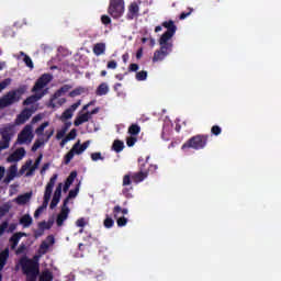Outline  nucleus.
Returning a JSON list of instances; mask_svg holds the SVG:
<instances>
[{"instance_id":"6ab92c4d","label":"nucleus","mask_w":281,"mask_h":281,"mask_svg":"<svg viewBox=\"0 0 281 281\" xmlns=\"http://www.w3.org/2000/svg\"><path fill=\"white\" fill-rule=\"evenodd\" d=\"M139 14V5L136 2H133L128 7L127 19L128 21H133L135 16Z\"/></svg>"},{"instance_id":"4d7b16f0","label":"nucleus","mask_w":281,"mask_h":281,"mask_svg":"<svg viewBox=\"0 0 281 281\" xmlns=\"http://www.w3.org/2000/svg\"><path fill=\"white\" fill-rule=\"evenodd\" d=\"M106 67H108V69H117V61L110 60V61H108Z\"/></svg>"},{"instance_id":"49530a36","label":"nucleus","mask_w":281,"mask_h":281,"mask_svg":"<svg viewBox=\"0 0 281 281\" xmlns=\"http://www.w3.org/2000/svg\"><path fill=\"white\" fill-rule=\"evenodd\" d=\"M78 132L76 131V128H72L66 136L68 142H71V139H74L75 137H77Z\"/></svg>"},{"instance_id":"0eeeda50","label":"nucleus","mask_w":281,"mask_h":281,"mask_svg":"<svg viewBox=\"0 0 281 281\" xmlns=\"http://www.w3.org/2000/svg\"><path fill=\"white\" fill-rule=\"evenodd\" d=\"M54 80V76L50 74H44L42 75L37 81H36V101L41 100L44 98V95H47L49 93V88H47V83Z\"/></svg>"},{"instance_id":"f03ea898","label":"nucleus","mask_w":281,"mask_h":281,"mask_svg":"<svg viewBox=\"0 0 281 281\" xmlns=\"http://www.w3.org/2000/svg\"><path fill=\"white\" fill-rule=\"evenodd\" d=\"M26 91L27 87L22 86L15 90L7 92L0 98V109H8V106H12V104L19 102Z\"/></svg>"},{"instance_id":"09e8293b","label":"nucleus","mask_w":281,"mask_h":281,"mask_svg":"<svg viewBox=\"0 0 281 281\" xmlns=\"http://www.w3.org/2000/svg\"><path fill=\"white\" fill-rule=\"evenodd\" d=\"M8 227H9L8 221H4V222H2V223L0 224V236H1L2 234H5V229H8Z\"/></svg>"},{"instance_id":"6e6d98bb","label":"nucleus","mask_w":281,"mask_h":281,"mask_svg":"<svg viewBox=\"0 0 281 281\" xmlns=\"http://www.w3.org/2000/svg\"><path fill=\"white\" fill-rule=\"evenodd\" d=\"M80 104H82V101H81V100H78L76 103H74L72 105H70V108H68V110L74 113V111H76V110L78 109V106H80Z\"/></svg>"},{"instance_id":"c03bdc74","label":"nucleus","mask_w":281,"mask_h":281,"mask_svg":"<svg viewBox=\"0 0 281 281\" xmlns=\"http://www.w3.org/2000/svg\"><path fill=\"white\" fill-rule=\"evenodd\" d=\"M126 223H128V218L124 216L116 218L117 227H125Z\"/></svg>"},{"instance_id":"bb28decb","label":"nucleus","mask_w":281,"mask_h":281,"mask_svg":"<svg viewBox=\"0 0 281 281\" xmlns=\"http://www.w3.org/2000/svg\"><path fill=\"white\" fill-rule=\"evenodd\" d=\"M109 93V85L106 82H102L101 85L98 86L95 90V95H106Z\"/></svg>"},{"instance_id":"412c9836","label":"nucleus","mask_w":281,"mask_h":281,"mask_svg":"<svg viewBox=\"0 0 281 281\" xmlns=\"http://www.w3.org/2000/svg\"><path fill=\"white\" fill-rule=\"evenodd\" d=\"M19 172V167H16V165H12L9 170H8V173H7V177L4 179V181L7 183H10V181L14 180V178L16 177Z\"/></svg>"},{"instance_id":"dca6fc26","label":"nucleus","mask_w":281,"mask_h":281,"mask_svg":"<svg viewBox=\"0 0 281 281\" xmlns=\"http://www.w3.org/2000/svg\"><path fill=\"white\" fill-rule=\"evenodd\" d=\"M2 143H0V150H5L10 148V139H12V134L10 128H4L1 132Z\"/></svg>"},{"instance_id":"864d4df0","label":"nucleus","mask_w":281,"mask_h":281,"mask_svg":"<svg viewBox=\"0 0 281 281\" xmlns=\"http://www.w3.org/2000/svg\"><path fill=\"white\" fill-rule=\"evenodd\" d=\"M101 23H103V25H111V18L109 15H102Z\"/></svg>"},{"instance_id":"c756f323","label":"nucleus","mask_w":281,"mask_h":281,"mask_svg":"<svg viewBox=\"0 0 281 281\" xmlns=\"http://www.w3.org/2000/svg\"><path fill=\"white\" fill-rule=\"evenodd\" d=\"M20 225H23V227H30L32 225V216L25 214L20 218Z\"/></svg>"},{"instance_id":"8fccbe9b","label":"nucleus","mask_w":281,"mask_h":281,"mask_svg":"<svg viewBox=\"0 0 281 281\" xmlns=\"http://www.w3.org/2000/svg\"><path fill=\"white\" fill-rule=\"evenodd\" d=\"M30 166H32V160H29L25 162V165H23L20 169V175H25V170H27V168H30Z\"/></svg>"},{"instance_id":"1a4fd4ad","label":"nucleus","mask_w":281,"mask_h":281,"mask_svg":"<svg viewBox=\"0 0 281 281\" xmlns=\"http://www.w3.org/2000/svg\"><path fill=\"white\" fill-rule=\"evenodd\" d=\"M56 245V237L54 235H48L40 245V248L37 250V256H36V276L41 274V270L38 269V258L41 256H45L47 251H49L50 247H54Z\"/></svg>"},{"instance_id":"72a5a7b5","label":"nucleus","mask_w":281,"mask_h":281,"mask_svg":"<svg viewBox=\"0 0 281 281\" xmlns=\"http://www.w3.org/2000/svg\"><path fill=\"white\" fill-rule=\"evenodd\" d=\"M20 54H21V56H24L23 60H24L26 67H30L31 69H34V63L32 61V58H30V56H27L23 52H21Z\"/></svg>"},{"instance_id":"2eb2a0df","label":"nucleus","mask_w":281,"mask_h":281,"mask_svg":"<svg viewBox=\"0 0 281 281\" xmlns=\"http://www.w3.org/2000/svg\"><path fill=\"white\" fill-rule=\"evenodd\" d=\"M60 196H63V183H58L56 187V190L54 192L53 199L50 201V210H55L57 207L58 203H60Z\"/></svg>"},{"instance_id":"052dcab7","label":"nucleus","mask_w":281,"mask_h":281,"mask_svg":"<svg viewBox=\"0 0 281 281\" xmlns=\"http://www.w3.org/2000/svg\"><path fill=\"white\" fill-rule=\"evenodd\" d=\"M138 69H139V65H137V64H131L130 66H128V71L131 72V71H138Z\"/></svg>"},{"instance_id":"ddd939ff","label":"nucleus","mask_w":281,"mask_h":281,"mask_svg":"<svg viewBox=\"0 0 281 281\" xmlns=\"http://www.w3.org/2000/svg\"><path fill=\"white\" fill-rule=\"evenodd\" d=\"M150 159V156L146 157V160H144V157L138 158V168L139 172H147L149 175L150 170L155 172L157 170V165H148V160Z\"/></svg>"},{"instance_id":"9d476101","label":"nucleus","mask_w":281,"mask_h":281,"mask_svg":"<svg viewBox=\"0 0 281 281\" xmlns=\"http://www.w3.org/2000/svg\"><path fill=\"white\" fill-rule=\"evenodd\" d=\"M108 13L112 19H120L124 14V0H110Z\"/></svg>"},{"instance_id":"a19ab883","label":"nucleus","mask_w":281,"mask_h":281,"mask_svg":"<svg viewBox=\"0 0 281 281\" xmlns=\"http://www.w3.org/2000/svg\"><path fill=\"white\" fill-rule=\"evenodd\" d=\"M211 133H212V135H215V137H218V135H221V133H223V128H221V126H218V125H213L211 128Z\"/></svg>"},{"instance_id":"f8f14e48","label":"nucleus","mask_w":281,"mask_h":281,"mask_svg":"<svg viewBox=\"0 0 281 281\" xmlns=\"http://www.w3.org/2000/svg\"><path fill=\"white\" fill-rule=\"evenodd\" d=\"M30 142H32V125H25L18 135V144H27Z\"/></svg>"},{"instance_id":"79ce46f5","label":"nucleus","mask_w":281,"mask_h":281,"mask_svg":"<svg viewBox=\"0 0 281 281\" xmlns=\"http://www.w3.org/2000/svg\"><path fill=\"white\" fill-rule=\"evenodd\" d=\"M10 85H12L11 78H7V79L2 80L0 82V91H3V89H5L7 87H10Z\"/></svg>"},{"instance_id":"e2e57ef3","label":"nucleus","mask_w":281,"mask_h":281,"mask_svg":"<svg viewBox=\"0 0 281 281\" xmlns=\"http://www.w3.org/2000/svg\"><path fill=\"white\" fill-rule=\"evenodd\" d=\"M47 170H49V162H46L43 165V167L41 169V175H45V172H47Z\"/></svg>"},{"instance_id":"c85d7f7f","label":"nucleus","mask_w":281,"mask_h":281,"mask_svg":"<svg viewBox=\"0 0 281 281\" xmlns=\"http://www.w3.org/2000/svg\"><path fill=\"white\" fill-rule=\"evenodd\" d=\"M112 150H114V153H122V150H124V142L115 139L112 144Z\"/></svg>"},{"instance_id":"6e6552de","label":"nucleus","mask_w":281,"mask_h":281,"mask_svg":"<svg viewBox=\"0 0 281 281\" xmlns=\"http://www.w3.org/2000/svg\"><path fill=\"white\" fill-rule=\"evenodd\" d=\"M91 144L90 140H86L82 145H80V140H78L72 148L65 155L64 164L65 166H69L71 164V159H74L75 155H82L89 145Z\"/></svg>"},{"instance_id":"a18cd8bd","label":"nucleus","mask_w":281,"mask_h":281,"mask_svg":"<svg viewBox=\"0 0 281 281\" xmlns=\"http://www.w3.org/2000/svg\"><path fill=\"white\" fill-rule=\"evenodd\" d=\"M91 159H92V161H100V160L102 161V160H104V157H102L101 153H92Z\"/></svg>"},{"instance_id":"680f3d73","label":"nucleus","mask_w":281,"mask_h":281,"mask_svg":"<svg viewBox=\"0 0 281 281\" xmlns=\"http://www.w3.org/2000/svg\"><path fill=\"white\" fill-rule=\"evenodd\" d=\"M190 14H192V11L189 12H182L179 16L180 21H183L184 19H188V16H190Z\"/></svg>"},{"instance_id":"de8ad7c7","label":"nucleus","mask_w":281,"mask_h":281,"mask_svg":"<svg viewBox=\"0 0 281 281\" xmlns=\"http://www.w3.org/2000/svg\"><path fill=\"white\" fill-rule=\"evenodd\" d=\"M137 143V137H135V136H130V137H127V139H126V145L130 147V148H132V146L134 145V144H136Z\"/></svg>"},{"instance_id":"f257e3e1","label":"nucleus","mask_w":281,"mask_h":281,"mask_svg":"<svg viewBox=\"0 0 281 281\" xmlns=\"http://www.w3.org/2000/svg\"><path fill=\"white\" fill-rule=\"evenodd\" d=\"M162 27H166V32L159 38L160 49L154 53L153 63H159L172 54L173 44L170 42L172 36L177 34V25H175V21L169 20L162 22Z\"/></svg>"},{"instance_id":"e433bc0d","label":"nucleus","mask_w":281,"mask_h":281,"mask_svg":"<svg viewBox=\"0 0 281 281\" xmlns=\"http://www.w3.org/2000/svg\"><path fill=\"white\" fill-rule=\"evenodd\" d=\"M76 177H78V172L71 171L70 175L67 177L65 183H68V186H71L74 181H76Z\"/></svg>"},{"instance_id":"5fc2aeb1","label":"nucleus","mask_w":281,"mask_h":281,"mask_svg":"<svg viewBox=\"0 0 281 281\" xmlns=\"http://www.w3.org/2000/svg\"><path fill=\"white\" fill-rule=\"evenodd\" d=\"M76 225L77 227H85L87 225V221L85 220V217L78 218L76 221Z\"/></svg>"},{"instance_id":"a878e982","label":"nucleus","mask_w":281,"mask_h":281,"mask_svg":"<svg viewBox=\"0 0 281 281\" xmlns=\"http://www.w3.org/2000/svg\"><path fill=\"white\" fill-rule=\"evenodd\" d=\"M89 120H91V117L89 116V114L86 112L83 114L78 115L75 121L74 124L75 126H81V124H85L86 122H88Z\"/></svg>"},{"instance_id":"39448f33","label":"nucleus","mask_w":281,"mask_h":281,"mask_svg":"<svg viewBox=\"0 0 281 281\" xmlns=\"http://www.w3.org/2000/svg\"><path fill=\"white\" fill-rule=\"evenodd\" d=\"M56 181H58V173H54L47 182L44 192V201L42 206H40L36 210V216H38V214H41L43 210H46V207L49 205V201L52 200V193L54 192V186H56Z\"/></svg>"},{"instance_id":"bf43d9fd","label":"nucleus","mask_w":281,"mask_h":281,"mask_svg":"<svg viewBox=\"0 0 281 281\" xmlns=\"http://www.w3.org/2000/svg\"><path fill=\"white\" fill-rule=\"evenodd\" d=\"M143 56H144V48L140 47V48H138L137 52H136V59H137V60H140V58H142Z\"/></svg>"},{"instance_id":"423d86ee","label":"nucleus","mask_w":281,"mask_h":281,"mask_svg":"<svg viewBox=\"0 0 281 281\" xmlns=\"http://www.w3.org/2000/svg\"><path fill=\"white\" fill-rule=\"evenodd\" d=\"M47 126H49V122L46 121L36 128V135H37L36 148H41L43 144H47V142L52 139L54 135V127H50L45 132V128H47Z\"/></svg>"},{"instance_id":"58836bf2","label":"nucleus","mask_w":281,"mask_h":281,"mask_svg":"<svg viewBox=\"0 0 281 281\" xmlns=\"http://www.w3.org/2000/svg\"><path fill=\"white\" fill-rule=\"evenodd\" d=\"M74 117V112L69 109H66L61 114V121L63 120H71Z\"/></svg>"},{"instance_id":"69168bd1","label":"nucleus","mask_w":281,"mask_h":281,"mask_svg":"<svg viewBox=\"0 0 281 281\" xmlns=\"http://www.w3.org/2000/svg\"><path fill=\"white\" fill-rule=\"evenodd\" d=\"M89 114V117L91 120V115H97V113H100V108H94L91 112H87Z\"/></svg>"},{"instance_id":"13d9d810","label":"nucleus","mask_w":281,"mask_h":281,"mask_svg":"<svg viewBox=\"0 0 281 281\" xmlns=\"http://www.w3.org/2000/svg\"><path fill=\"white\" fill-rule=\"evenodd\" d=\"M66 134L67 132L65 130H59L56 134V139H63V137H65Z\"/></svg>"},{"instance_id":"2f4dec72","label":"nucleus","mask_w":281,"mask_h":281,"mask_svg":"<svg viewBox=\"0 0 281 281\" xmlns=\"http://www.w3.org/2000/svg\"><path fill=\"white\" fill-rule=\"evenodd\" d=\"M54 226V221H48V222H41L38 223V227L42 232H45V229H52Z\"/></svg>"},{"instance_id":"ea45409f","label":"nucleus","mask_w":281,"mask_h":281,"mask_svg":"<svg viewBox=\"0 0 281 281\" xmlns=\"http://www.w3.org/2000/svg\"><path fill=\"white\" fill-rule=\"evenodd\" d=\"M8 212H10V205L9 204H3L0 206V218H3V216H5V214H8Z\"/></svg>"},{"instance_id":"4be33fe9","label":"nucleus","mask_w":281,"mask_h":281,"mask_svg":"<svg viewBox=\"0 0 281 281\" xmlns=\"http://www.w3.org/2000/svg\"><path fill=\"white\" fill-rule=\"evenodd\" d=\"M30 199H32V193L27 192L15 198V203L18 205H26V203H30Z\"/></svg>"},{"instance_id":"0e129e2a","label":"nucleus","mask_w":281,"mask_h":281,"mask_svg":"<svg viewBox=\"0 0 281 281\" xmlns=\"http://www.w3.org/2000/svg\"><path fill=\"white\" fill-rule=\"evenodd\" d=\"M71 128V122H65L61 130L66 131V133Z\"/></svg>"},{"instance_id":"a211bd4d","label":"nucleus","mask_w":281,"mask_h":281,"mask_svg":"<svg viewBox=\"0 0 281 281\" xmlns=\"http://www.w3.org/2000/svg\"><path fill=\"white\" fill-rule=\"evenodd\" d=\"M25 157V148L20 147L18 149H15L9 157H8V161L10 164L14 162V161H21V159H23Z\"/></svg>"},{"instance_id":"774afa93","label":"nucleus","mask_w":281,"mask_h":281,"mask_svg":"<svg viewBox=\"0 0 281 281\" xmlns=\"http://www.w3.org/2000/svg\"><path fill=\"white\" fill-rule=\"evenodd\" d=\"M67 142H69L67 137L63 138L59 143L60 148H65V144H67Z\"/></svg>"},{"instance_id":"5701e85b","label":"nucleus","mask_w":281,"mask_h":281,"mask_svg":"<svg viewBox=\"0 0 281 281\" xmlns=\"http://www.w3.org/2000/svg\"><path fill=\"white\" fill-rule=\"evenodd\" d=\"M145 179H148V172L138 171L132 175L134 183H142Z\"/></svg>"},{"instance_id":"603ef678","label":"nucleus","mask_w":281,"mask_h":281,"mask_svg":"<svg viewBox=\"0 0 281 281\" xmlns=\"http://www.w3.org/2000/svg\"><path fill=\"white\" fill-rule=\"evenodd\" d=\"M131 175H125L124 177H123V186L124 187H126V186H131V183L133 182L132 180H131Z\"/></svg>"},{"instance_id":"37998d69","label":"nucleus","mask_w":281,"mask_h":281,"mask_svg":"<svg viewBox=\"0 0 281 281\" xmlns=\"http://www.w3.org/2000/svg\"><path fill=\"white\" fill-rule=\"evenodd\" d=\"M112 214L114 218H120V214H122V206L115 205L112 210Z\"/></svg>"},{"instance_id":"7c9ffc66","label":"nucleus","mask_w":281,"mask_h":281,"mask_svg":"<svg viewBox=\"0 0 281 281\" xmlns=\"http://www.w3.org/2000/svg\"><path fill=\"white\" fill-rule=\"evenodd\" d=\"M52 280H54V274L49 270L42 272V274L40 276V281H52Z\"/></svg>"},{"instance_id":"f3484780","label":"nucleus","mask_w":281,"mask_h":281,"mask_svg":"<svg viewBox=\"0 0 281 281\" xmlns=\"http://www.w3.org/2000/svg\"><path fill=\"white\" fill-rule=\"evenodd\" d=\"M69 217V206L65 204H63L60 213L57 215V220H56V224L57 227H63L66 218Z\"/></svg>"},{"instance_id":"f704fd0d","label":"nucleus","mask_w":281,"mask_h":281,"mask_svg":"<svg viewBox=\"0 0 281 281\" xmlns=\"http://www.w3.org/2000/svg\"><path fill=\"white\" fill-rule=\"evenodd\" d=\"M146 78H148V71L142 70V71L136 72V80L138 82L146 80Z\"/></svg>"},{"instance_id":"cd10ccee","label":"nucleus","mask_w":281,"mask_h":281,"mask_svg":"<svg viewBox=\"0 0 281 281\" xmlns=\"http://www.w3.org/2000/svg\"><path fill=\"white\" fill-rule=\"evenodd\" d=\"M82 93H87V89L85 87H77L68 95L69 98H77V95H82Z\"/></svg>"},{"instance_id":"4c0bfd02","label":"nucleus","mask_w":281,"mask_h":281,"mask_svg":"<svg viewBox=\"0 0 281 281\" xmlns=\"http://www.w3.org/2000/svg\"><path fill=\"white\" fill-rule=\"evenodd\" d=\"M34 102H36V93H34L33 95L26 98V99L23 101V105H24V106H30V104H34Z\"/></svg>"},{"instance_id":"3c124183","label":"nucleus","mask_w":281,"mask_h":281,"mask_svg":"<svg viewBox=\"0 0 281 281\" xmlns=\"http://www.w3.org/2000/svg\"><path fill=\"white\" fill-rule=\"evenodd\" d=\"M67 103V99L66 98H59L57 100V102H55V109H58L60 106H63V104H66Z\"/></svg>"},{"instance_id":"c9c22d12","label":"nucleus","mask_w":281,"mask_h":281,"mask_svg":"<svg viewBox=\"0 0 281 281\" xmlns=\"http://www.w3.org/2000/svg\"><path fill=\"white\" fill-rule=\"evenodd\" d=\"M103 225H104V227H106V229H111V227H113V225H115V221H113L111 218V216L105 215V220L103 221Z\"/></svg>"},{"instance_id":"393cba45","label":"nucleus","mask_w":281,"mask_h":281,"mask_svg":"<svg viewBox=\"0 0 281 281\" xmlns=\"http://www.w3.org/2000/svg\"><path fill=\"white\" fill-rule=\"evenodd\" d=\"M23 236H25V233H21V232L12 235V237L10 238L11 249L16 248V246L19 245V240H21Z\"/></svg>"},{"instance_id":"20e7f679","label":"nucleus","mask_w":281,"mask_h":281,"mask_svg":"<svg viewBox=\"0 0 281 281\" xmlns=\"http://www.w3.org/2000/svg\"><path fill=\"white\" fill-rule=\"evenodd\" d=\"M207 139H210L209 135L198 134L191 138H189L182 146L181 150L188 153L190 148L193 150H203L207 146Z\"/></svg>"},{"instance_id":"473e14b6","label":"nucleus","mask_w":281,"mask_h":281,"mask_svg":"<svg viewBox=\"0 0 281 281\" xmlns=\"http://www.w3.org/2000/svg\"><path fill=\"white\" fill-rule=\"evenodd\" d=\"M140 131H142V127H139V125L137 124H132L128 127L130 135H139Z\"/></svg>"},{"instance_id":"b1692460","label":"nucleus","mask_w":281,"mask_h":281,"mask_svg":"<svg viewBox=\"0 0 281 281\" xmlns=\"http://www.w3.org/2000/svg\"><path fill=\"white\" fill-rule=\"evenodd\" d=\"M92 52H93L94 56H102V54H104V52H106V44H104V43L94 44Z\"/></svg>"},{"instance_id":"338daca9","label":"nucleus","mask_w":281,"mask_h":281,"mask_svg":"<svg viewBox=\"0 0 281 281\" xmlns=\"http://www.w3.org/2000/svg\"><path fill=\"white\" fill-rule=\"evenodd\" d=\"M61 188H63V191L64 192H68L69 191V188H71V184H68L67 182H65L64 187L61 184Z\"/></svg>"},{"instance_id":"aec40b11","label":"nucleus","mask_w":281,"mask_h":281,"mask_svg":"<svg viewBox=\"0 0 281 281\" xmlns=\"http://www.w3.org/2000/svg\"><path fill=\"white\" fill-rule=\"evenodd\" d=\"M78 192H80V183H78L75 189L69 191L68 195L66 196V199L63 202V205L64 206L69 205V200L76 199L78 196Z\"/></svg>"},{"instance_id":"4468645a","label":"nucleus","mask_w":281,"mask_h":281,"mask_svg":"<svg viewBox=\"0 0 281 281\" xmlns=\"http://www.w3.org/2000/svg\"><path fill=\"white\" fill-rule=\"evenodd\" d=\"M34 115V109L25 108L15 119V125L21 126V124H25L27 120H30Z\"/></svg>"},{"instance_id":"7ed1b4c3","label":"nucleus","mask_w":281,"mask_h":281,"mask_svg":"<svg viewBox=\"0 0 281 281\" xmlns=\"http://www.w3.org/2000/svg\"><path fill=\"white\" fill-rule=\"evenodd\" d=\"M20 266L22 273L26 276V281H36V255H34L32 259L27 258V256H23L20 259Z\"/></svg>"},{"instance_id":"9b49d317","label":"nucleus","mask_w":281,"mask_h":281,"mask_svg":"<svg viewBox=\"0 0 281 281\" xmlns=\"http://www.w3.org/2000/svg\"><path fill=\"white\" fill-rule=\"evenodd\" d=\"M74 89V86L71 85H64L58 90L55 91V93L50 97L49 101L46 103V106L48 109H56V100L58 98H61V95H65V93H68Z\"/></svg>"}]
</instances>
